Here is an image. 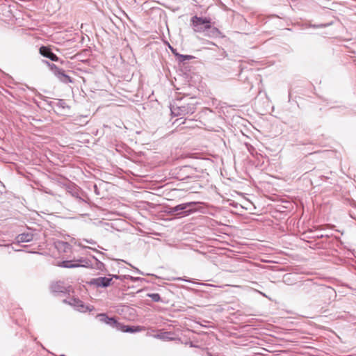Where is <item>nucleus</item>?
<instances>
[{
	"mask_svg": "<svg viewBox=\"0 0 356 356\" xmlns=\"http://www.w3.org/2000/svg\"><path fill=\"white\" fill-rule=\"evenodd\" d=\"M195 202H189L172 207L168 209V213L171 216H176L178 218L187 216L195 211L194 206Z\"/></svg>",
	"mask_w": 356,
	"mask_h": 356,
	"instance_id": "nucleus-1",
	"label": "nucleus"
},
{
	"mask_svg": "<svg viewBox=\"0 0 356 356\" xmlns=\"http://www.w3.org/2000/svg\"><path fill=\"white\" fill-rule=\"evenodd\" d=\"M211 19L207 17L193 16L191 19V26L194 32L204 33L207 28H209Z\"/></svg>",
	"mask_w": 356,
	"mask_h": 356,
	"instance_id": "nucleus-2",
	"label": "nucleus"
},
{
	"mask_svg": "<svg viewBox=\"0 0 356 356\" xmlns=\"http://www.w3.org/2000/svg\"><path fill=\"white\" fill-rule=\"evenodd\" d=\"M196 110L195 103L190 102L184 104L180 106H175L171 108V112L175 115H185L187 114H192Z\"/></svg>",
	"mask_w": 356,
	"mask_h": 356,
	"instance_id": "nucleus-3",
	"label": "nucleus"
},
{
	"mask_svg": "<svg viewBox=\"0 0 356 356\" xmlns=\"http://www.w3.org/2000/svg\"><path fill=\"white\" fill-rule=\"evenodd\" d=\"M49 67L60 81L65 83L72 82V79L65 73L64 70L58 67L55 64L50 63Z\"/></svg>",
	"mask_w": 356,
	"mask_h": 356,
	"instance_id": "nucleus-4",
	"label": "nucleus"
},
{
	"mask_svg": "<svg viewBox=\"0 0 356 356\" xmlns=\"http://www.w3.org/2000/svg\"><path fill=\"white\" fill-rule=\"evenodd\" d=\"M88 264V262L85 259H80L78 260H66L63 261L59 263L58 266L66 268H72L77 267H86Z\"/></svg>",
	"mask_w": 356,
	"mask_h": 356,
	"instance_id": "nucleus-5",
	"label": "nucleus"
},
{
	"mask_svg": "<svg viewBox=\"0 0 356 356\" xmlns=\"http://www.w3.org/2000/svg\"><path fill=\"white\" fill-rule=\"evenodd\" d=\"M88 283L89 285L97 288H106L112 284V277H99L92 278Z\"/></svg>",
	"mask_w": 356,
	"mask_h": 356,
	"instance_id": "nucleus-6",
	"label": "nucleus"
},
{
	"mask_svg": "<svg viewBox=\"0 0 356 356\" xmlns=\"http://www.w3.org/2000/svg\"><path fill=\"white\" fill-rule=\"evenodd\" d=\"M97 317L99 318V321L110 325L113 328L118 330L120 327V323H119L115 317H109L104 313L98 314Z\"/></svg>",
	"mask_w": 356,
	"mask_h": 356,
	"instance_id": "nucleus-7",
	"label": "nucleus"
},
{
	"mask_svg": "<svg viewBox=\"0 0 356 356\" xmlns=\"http://www.w3.org/2000/svg\"><path fill=\"white\" fill-rule=\"evenodd\" d=\"M39 52L42 56L50 59L51 61L58 62L59 60V58L48 47H40Z\"/></svg>",
	"mask_w": 356,
	"mask_h": 356,
	"instance_id": "nucleus-8",
	"label": "nucleus"
},
{
	"mask_svg": "<svg viewBox=\"0 0 356 356\" xmlns=\"http://www.w3.org/2000/svg\"><path fill=\"white\" fill-rule=\"evenodd\" d=\"M64 302L67 303V301L66 300H63ZM68 303L75 307L78 311L79 312H85L87 309L83 302L80 300L79 298H72L70 300V301L68 302Z\"/></svg>",
	"mask_w": 356,
	"mask_h": 356,
	"instance_id": "nucleus-9",
	"label": "nucleus"
},
{
	"mask_svg": "<svg viewBox=\"0 0 356 356\" xmlns=\"http://www.w3.org/2000/svg\"><path fill=\"white\" fill-rule=\"evenodd\" d=\"M204 35L209 38H218L221 35V32L216 27L212 26L211 23L209 24V28L204 31Z\"/></svg>",
	"mask_w": 356,
	"mask_h": 356,
	"instance_id": "nucleus-10",
	"label": "nucleus"
},
{
	"mask_svg": "<svg viewBox=\"0 0 356 356\" xmlns=\"http://www.w3.org/2000/svg\"><path fill=\"white\" fill-rule=\"evenodd\" d=\"M118 330L123 332L135 333L141 331V327L140 326L124 325L120 323Z\"/></svg>",
	"mask_w": 356,
	"mask_h": 356,
	"instance_id": "nucleus-11",
	"label": "nucleus"
},
{
	"mask_svg": "<svg viewBox=\"0 0 356 356\" xmlns=\"http://www.w3.org/2000/svg\"><path fill=\"white\" fill-rule=\"evenodd\" d=\"M33 239V234L32 233H22L19 234L16 237L17 243L19 244L20 243L30 242Z\"/></svg>",
	"mask_w": 356,
	"mask_h": 356,
	"instance_id": "nucleus-12",
	"label": "nucleus"
},
{
	"mask_svg": "<svg viewBox=\"0 0 356 356\" xmlns=\"http://www.w3.org/2000/svg\"><path fill=\"white\" fill-rule=\"evenodd\" d=\"M51 289V291L55 293H65L67 291V288L60 282L52 284Z\"/></svg>",
	"mask_w": 356,
	"mask_h": 356,
	"instance_id": "nucleus-13",
	"label": "nucleus"
},
{
	"mask_svg": "<svg viewBox=\"0 0 356 356\" xmlns=\"http://www.w3.org/2000/svg\"><path fill=\"white\" fill-rule=\"evenodd\" d=\"M176 56L177 58V60L179 62H184L186 60H189L193 58V56L183 55V54H176Z\"/></svg>",
	"mask_w": 356,
	"mask_h": 356,
	"instance_id": "nucleus-14",
	"label": "nucleus"
},
{
	"mask_svg": "<svg viewBox=\"0 0 356 356\" xmlns=\"http://www.w3.org/2000/svg\"><path fill=\"white\" fill-rule=\"evenodd\" d=\"M70 247L71 245L67 242H58L57 245L58 248H63L65 252H67Z\"/></svg>",
	"mask_w": 356,
	"mask_h": 356,
	"instance_id": "nucleus-15",
	"label": "nucleus"
},
{
	"mask_svg": "<svg viewBox=\"0 0 356 356\" xmlns=\"http://www.w3.org/2000/svg\"><path fill=\"white\" fill-rule=\"evenodd\" d=\"M147 296L150 298L152 301L156 302H160L161 300L160 295L156 293H147Z\"/></svg>",
	"mask_w": 356,
	"mask_h": 356,
	"instance_id": "nucleus-16",
	"label": "nucleus"
},
{
	"mask_svg": "<svg viewBox=\"0 0 356 356\" xmlns=\"http://www.w3.org/2000/svg\"><path fill=\"white\" fill-rule=\"evenodd\" d=\"M56 106L59 108H65L66 107L68 108L65 102L63 99H59L58 102L56 104Z\"/></svg>",
	"mask_w": 356,
	"mask_h": 356,
	"instance_id": "nucleus-17",
	"label": "nucleus"
},
{
	"mask_svg": "<svg viewBox=\"0 0 356 356\" xmlns=\"http://www.w3.org/2000/svg\"><path fill=\"white\" fill-rule=\"evenodd\" d=\"M96 267L98 270L103 271L104 270V263L97 260Z\"/></svg>",
	"mask_w": 356,
	"mask_h": 356,
	"instance_id": "nucleus-18",
	"label": "nucleus"
},
{
	"mask_svg": "<svg viewBox=\"0 0 356 356\" xmlns=\"http://www.w3.org/2000/svg\"><path fill=\"white\" fill-rule=\"evenodd\" d=\"M110 277H112L113 278H115V279H117V280H122V278L121 277V276L120 275H108Z\"/></svg>",
	"mask_w": 356,
	"mask_h": 356,
	"instance_id": "nucleus-19",
	"label": "nucleus"
},
{
	"mask_svg": "<svg viewBox=\"0 0 356 356\" xmlns=\"http://www.w3.org/2000/svg\"><path fill=\"white\" fill-rule=\"evenodd\" d=\"M174 280H184L185 282H191L189 280L184 279L182 277H176V278H174Z\"/></svg>",
	"mask_w": 356,
	"mask_h": 356,
	"instance_id": "nucleus-20",
	"label": "nucleus"
},
{
	"mask_svg": "<svg viewBox=\"0 0 356 356\" xmlns=\"http://www.w3.org/2000/svg\"><path fill=\"white\" fill-rule=\"evenodd\" d=\"M291 275V274H287V275H284V282H287L288 280H289Z\"/></svg>",
	"mask_w": 356,
	"mask_h": 356,
	"instance_id": "nucleus-21",
	"label": "nucleus"
},
{
	"mask_svg": "<svg viewBox=\"0 0 356 356\" xmlns=\"http://www.w3.org/2000/svg\"><path fill=\"white\" fill-rule=\"evenodd\" d=\"M42 62L43 63H44L45 65H47L48 67L50 65V63L48 61V60H42Z\"/></svg>",
	"mask_w": 356,
	"mask_h": 356,
	"instance_id": "nucleus-22",
	"label": "nucleus"
},
{
	"mask_svg": "<svg viewBox=\"0 0 356 356\" xmlns=\"http://www.w3.org/2000/svg\"><path fill=\"white\" fill-rule=\"evenodd\" d=\"M129 279L133 280V281H136V280H139L140 278L139 277H134L132 276H129Z\"/></svg>",
	"mask_w": 356,
	"mask_h": 356,
	"instance_id": "nucleus-23",
	"label": "nucleus"
},
{
	"mask_svg": "<svg viewBox=\"0 0 356 356\" xmlns=\"http://www.w3.org/2000/svg\"><path fill=\"white\" fill-rule=\"evenodd\" d=\"M170 48H171V50L173 52V54L176 56V54H177L176 51H175L172 47H170Z\"/></svg>",
	"mask_w": 356,
	"mask_h": 356,
	"instance_id": "nucleus-24",
	"label": "nucleus"
},
{
	"mask_svg": "<svg viewBox=\"0 0 356 356\" xmlns=\"http://www.w3.org/2000/svg\"><path fill=\"white\" fill-rule=\"evenodd\" d=\"M72 195H73V196H76V197H78V195H77V193H73Z\"/></svg>",
	"mask_w": 356,
	"mask_h": 356,
	"instance_id": "nucleus-25",
	"label": "nucleus"
},
{
	"mask_svg": "<svg viewBox=\"0 0 356 356\" xmlns=\"http://www.w3.org/2000/svg\"><path fill=\"white\" fill-rule=\"evenodd\" d=\"M247 146L248 145H247ZM248 150L250 151V148L249 147H248Z\"/></svg>",
	"mask_w": 356,
	"mask_h": 356,
	"instance_id": "nucleus-26",
	"label": "nucleus"
},
{
	"mask_svg": "<svg viewBox=\"0 0 356 356\" xmlns=\"http://www.w3.org/2000/svg\"><path fill=\"white\" fill-rule=\"evenodd\" d=\"M94 187H95V189H97V187L96 185H95Z\"/></svg>",
	"mask_w": 356,
	"mask_h": 356,
	"instance_id": "nucleus-27",
	"label": "nucleus"
},
{
	"mask_svg": "<svg viewBox=\"0 0 356 356\" xmlns=\"http://www.w3.org/2000/svg\"><path fill=\"white\" fill-rule=\"evenodd\" d=\"M60 356H65V355H60Z\"/></svg>",
	"mask_w": 356,
	"mask_h": 356,
	"instance_id": "nucleus-28",
	"label": "nucleus"
}]
</instances>
